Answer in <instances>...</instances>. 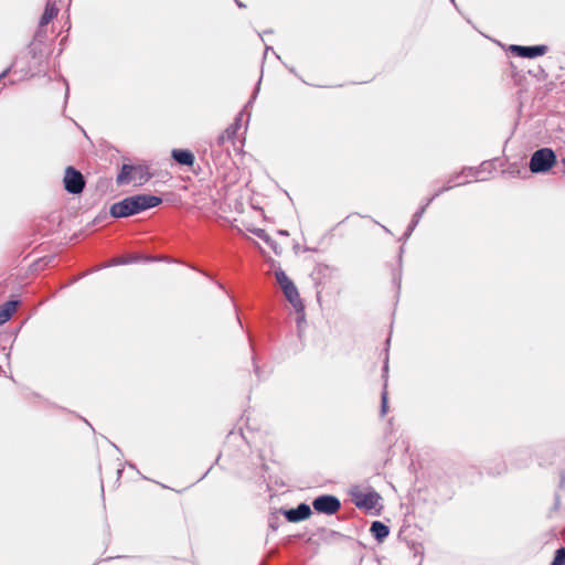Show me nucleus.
<instances>
[{"instance_id": "nucleus-4", "label": "nucleus", "mask_w": 565, "mask_h": 565, "mask_svg": "<svg viewBox=\"0 0 565 565\" xmlns=\"http://www.w3.org/2000/svg\"><path fill=\"white\" fill-rule=\"evenodd\" d=\"M312 508L318 513L333 515L341 509V501L333 494H321L312 500Z\"/></svg>"}, {"instance_id": "nucleus-34", "label": "nucleus", "mask_w": 565, "mask_h": 565, "mask_svg": "<svg viewBox=\"0 0 565 565\" xmlns=\"http://www.w3.org/2000/svg\"><path fill=\"white\" fill-rule=\"evenodd\" d=\"M278 234L287 236L288 232L287 231H279Z\"/></svg>"}, {"instance_id": "nucleus-15", "label": "nucleus", "mask_w": 565, "mask_h": 565, "mask_svg": "<svg viewBox=\"0 0 565 565\" xmlns=\"http://www.w3.org/2000/svg\"><path fill=\"white\" fill-rule=\"evenodd\" d=\"M171 156L181 166L191 167L195 161L194 154L186 149H173Z\"/></svg>"}, {"instance_id": "nucleus-2", "label": "nucleus", "mask_w": 565, "mask_h": 565, "mask_svg": "<svg viewBox=\"0 0 565 565\" xmlns=\"http://www.w3.org/2000/svg\"><path fill=\"white\" fill-rule=\"evenodd\" d=\"M556 162L557 157L553 149L541 148L532 153L529 167L532 173H546Z\"/></svg>"}, {"instance_id": "nucleus-21", "label": "nucleus", "mask_w": 565, "mask_h": 565, "mask_svg": "<svg viewBox=\"0 0 565 565\" xmlns=\"http://www.w3.org/2000/svg\"><path fill=\"white\" fill-rule=\"evenodd\" d=\"M386 383L384 384V388L381 394V409L380 415L383 417L387 413L388 409V398H387V391H386Z\"/></svg>"}, {"instance_id": "nucleus-10", "label": "nucleus", "mask_w": 565, "mask_h": 565, "mask_svg": "<svg viewBox=\"0 0 565 565\" xmlns=\"http://www.w3.org/2000/svg\"><path fill=\"white\" fill-rule=\"evenodd\" d=\"M490 166V163L488 161H484L481 163L480 168L478 169H475V168H463L459 173H456L454 175H451L448 180L447 183L449 184H452V186H456V185H461V184H465L467 183L468 181H459V179L461 177H473V178H478L479 174L487 170V168Z\"/></svg>"}, {"instance_id": "nucleus-12", "label": "nucleus", "mask_w": 565, "mask_h": 565, "mask_svg": "<svg viewBox=\"0 0 565 565\" xmlns=\"http://www.w3.org/2000/svg\"><path fill=\"white\" fill-rule=\"evenodd\" d=\"M58 13V8L55 6L54 2L47 1L44 12L42 17L40 18L39 22V30L35 33V39L42 36V30L41 28L49 24Z\"/></svg>"}, {"instance_id": "nucleus-11", "label": "nucleus", "mask_w": 565, "mask_h": 565, "mask_svg": "<svg viewBox=\"0 0 565 565\" xmlns=\"http://www.w3.org/2000/svg\"><path fill=\"white\" fill-rule=\"evenodd\" d=\"M282 288V292L285 298L289 301V303L294 307L295 311H301L305 308L303 301L300 298L299 291L297 289V285H280Z\"/></svg>"}, {"instance_id": "nucleus-18", "label": "nucleus", "mask_w": 565, "mask_h": 565, "mask_svg": "<svg viewBox=\"0 0 565 565\" xmlns=\"http://www.w3.org/2000/svg\"><path fill=\"white\" fill-rule=\"evenodd\" d=\"M426 211V206H420L413 215V218L406 230V232L404 233V238H408L412 234V232L415 230V227L417 226V224L419 223L423 214L425 213Z\"/></svg>"}, {"instance_id": "nucleus-28", "label": "nucleus", "mask_w": 565, "mask_h": 565, "mask_svg": "<svg viewBox=\"0 0 565 565\" xmlns=\"http://www.w3.org/2000/svg\"><path fill=\"white\" fill-rule=\"evenodd\" d=\"M257 92H258V88L254 92V94H253L252 98L249 99V102L247 103V105H246L245 107H247L249 104H252V103H253V100L256 98V94H257Z\"/></svg>"}, {"instance_id": "nucleus-30", "label": "nucleus", "mask_w": 565, "mask_h": 565, "mask_svg": "<svg viewBox=\"0 0 565 565\" xmlns=\"http://www.w3.org/2000/svg\"><path fill=\"white\" fill-rule=\"evenodd\" d=\"M559 505V497L556 494L555 495V508H557Z\"/></svg>"}, {"instance_id": "nucleus-6", "label": "nucleus", "mask_w": 565, "mask_h": 565, "mask_svg": "<svg viewBox=\"0 0 565 565\" xmlns=\"http://www.w3.org/2000/svg\"><path fill=\"white\" fill-rule=\"evenodd\" d=\"M158 260L157 257L148 256L139 252H132L127 253L125 255H121L119 257L114 258L109 264L105 265L113 266V265H127V264H137V263H151ZM100 266L99 268H102Z\"/></svg>"}, {"instance_id": "nucleus-33", "label": "nucleus", "mask_w": 565, "mask_h": 565, "mask_svg": "<svg viewBox=\"0 0 565 565\" xmlns=\"http://www.w3.org/2000/svg\"><path fill=\"white\" fill-rule=\"evenodd\" d=\"M270 51H273V47H270V46H266V49H265V53H270Z\"/></svg>"}, {"instance_id": "nucleus-27", "label": "nucleus", "mask_w": 565, "mask_h": 565, "mask_svg": "<svg viewBox=\"0 0 565 565\" xmlns=\"http://www.w3.org/2000/svg\"><path fill=\"white\" fill-rule=\"evenodd\" d=\"M436 199L435 194L429 198L428 200H426V203L423 205V206H426V209L428 207V205Z\"/></svg>"}, {"instance_id": "nucleus-3", "label": "nucleus", "mask_w": 565, "mask_h": 565, "mask_svg": "<svg viewBox=\"0 0 565 565\" xmlns=\"http://www.w3.org/2000/svg\"><path fill=\"white\" fill-rule=\"evenodd\" d=\"M350 494L352 502L358 509L370 512L373 515L380 514V510L372 512V510L376 508L380 500L382 499L380 493L374 489H370L367 492H363L358 487H355L350 490Z\"/></svg>"}, {"instance_id": "nucleus-22", "label": "nucleus", "mask_w": 565, "mask_h": 565, "mask_svg": "<svg viewBox=\"0 0 565 565\" xmlns=\"http://www.w3.org/2000/svg\"><path fill=\"white\" fill-rule=\"evenodd\" d=\"M551 565H565V547L555 551Z\"/></svg>"}, {"instance_id": "nucleus-20", "label": "nucleus", "mask_w": 565, "mask_h": 565, "mask_svg": "<svg viewBox=\"0 0 565 565\" xmlns=\"http://www.w3.org/2000/svg\"><path fill=\"white\" fill-rule=\"evenodd\" d=\"M296 313H297V317H296L297 333H298V337L301 339L303 330H305V326H306L305 308H302L301 311H296Z\"/></svg>"}, {"instance_id": "nucleus-31", "label": "nucleus", "mask_w": 565, "mask_h": 565, "mask_svg": "<svg viewBox=\"0 0 565 565\" xmlns=\"http://www.w3.org/2000/svg\"><path fill=\"white\" fill-rule=\"evenodd\" d=\"M235 2H236V4H237L239 8H245V4H244V3H242L241 1L235 0Z\"/></svg>"}, {"instance_id": "nucleus-19", "label": "nucleus", "mask_w": 565, "mask_h": 565, "mask_svg": "<svg viewBox=\"0 0 565 565\" xmlns=\"http://www.w3.org/2000/svg\"><path fill=\"white\" fill-rule=\"evenodd\" d=\"M252 233L256 235L258 238L263 239L265 243H267L275 250V253L278 254L275 242L271 239V237L267 234L265 230L254 228L252 230Z\"/></svg>"}, {"instance_id": "nucleus-32", "label": "nucleus", "mask_w": 565, "mask_h": 565, "mask_svg": "<svg viewBox=\"0 0 565 565\" xmlns=\"http://www.w3.org/2000/svg\"><path fill=\"white\" fill-rule=\"evenodd\" d=\"M270 51H273V47H270V46H266V49H265V53H270Z\"/></svg>"}, {"instance_id": "nucleus-1", "label": "nucleus", "mask_w": 565, "mask_h": 565, "mask_svg": "<svg viewBox=\"0 0 565 565\" xmlns=\"http://www.w3.org/2000/svg\"><path fill=\"white\" fill-rule=\"evenodd\" d=\"M162 199L152 194H136L114 203L109 209L115 218L129 217L161 204Z\"/></svg>"}, {"instance_id": "nucleus-24", "label": "nucleus", "mask_w": 565, "mask_h": 565, "mask_svg": "<svg viewBox=\"0 0 565 565\" xmlns=\"http://www.w3.org/2000/svg\"><path fill=\"white\" fill-rule=\"evenodd\" d=\"M452 188V184H449L447 183L446 185H444L443 188H440L438 191L435 192V196H439L441 193L450 190Z\"/></svg>"}, {"instance_id": "nucleus-9", "label": "nucleus", "mask_w": 565, "mask_h": 565, "mask_svg": "<svg viewBox=\"0 0 565 565\" xmlns=\"http://www.w3.org/2000/svg\"><path fill=\"white\" fill-rule=\"evenodd\" d=\"M20 305L21 300L18 296H11L10 299L0 305V326L13 317Z\"/></svg>"}, {"instance_id": "nucleus-23", "label": "nucleus", "mask_w": 565, "mask_h": 565, "mask_svg": "<svg viewBox=\"0 0 565 565\" xmlns=\"http://www.w3.org/2000/svg\"><path fill=\"white\" fill-rule=\"evenodd\" d=\"M276 277H277V282H292L291 280L288 279L286 274L281 270L276 273Z\"/></svg>"}, {"instance_id": "nucleus-26", "label": "nucleus", "mask_w": 565, "mask_h": 565, "mask_svg": "<svg viewBox=\"0 0 565 565\" xmlns=\"http://www.w3.org/2000/svg\"><path fill=\"white\" fill-rule=\"evenodd\" d=\"M388 372V358L386 356L384 366H383V373L384 375Z\"/></svg>"}, {"instance_id": "nucleus-25", "label": "nucleus", "mask_w": 565, "mask_h": 565, "mask_svg": "<svg viewBox=\"0 0 565 565\" xmlns=\"http://www.w3.org/2000/svg\"><path fill=\"white\" fill-rule=\"evenodd\" d=\"M11 71V66H9L8 68H6L1 74H0V81L2 78H4Z\"/></svg>"}, {"instance_id": "nucleus-36", "label": "nucleus", "mask_w": 565, "mask_h": 565, "mask_svg": "<svg viewBox=\"0 0 565 565\" xmlns=\"http://www.w3.org/2000/svg\"><path fill=\"white\" fill-rule=\"evenodd\" d=\"M331 533H332V535H341V534H340L339 532H337V531H332Z\"/></svg>"}, {"instance_id": "nucleus-17", "label": "nucleus", "mask_w": 565, "mask_h": 565, "mask_svg": "<svg viewBox=\"0 0 565 565\" xmlns=\"http://www.w3.org/2000/svg\"><path fill=\"white\" fill-rule=\"evenodd\" d=\"M132 175V182H137L139 184H143L152 177L151 173L149 172L148 167L145 166H134Z\"/></svg>"}, {"instance_id": "nucleus-14", "label": "nucleus", "mask_w": 565, "mask_h": 565, "mask_svg": "<svg viewBox=\"0 0 565 565\" xmlns=\"http://www.w3.org/2000/svg\"><path fill=\"white\" fill-rule=\"evenodd\" d=\"M370 532L377 543H383L390 535V526L382 521H373L370 526Z\"/></svg>"}, {"instance_id": "nucleus-13", "label": "nucleus", "mask_w": 565, "mask_h": 565, "mask_svg": "<svg viewBox=\"0 0 565 565\" xmlns=\"http://www.w3.org/2000/svg\"><path fill=\"white\" fill-rule=\"evenodd\" d=\"M243 118V113L241 111L234 122L230 125L217 138V143L220 146L224 145L226 141H232L236 137L238 129L241 128V121Z\"/></svg>"}, {"instance_id": "nucleus-38", "label": "nucleus", "mask_w": 565, "mask_h": 565, "mask_svg": "<svg viewBox=\"0 0 565 565\" xmlns=\"http://www.w3.org/2000/svg\"><path fill=\"white\" fill-rule=\"evenodd\" d=\"M520 452L524 454L525 456H527V451L526 450H521Z\"/></svg>"}, {"instance_id": "nucleus-8", "label": "nucleus", "mask_w": 565, "mask_h": 565, "mask_svg": "<svg viewBox=\"0 0 565 565\" xmlns=\"http://www.w3.org/2000/svg\"><path fill=\"white\" fill-rule=\"evenodd\" d=\"M548 47L546 45H511L510 51L520 57L534 58L537 56H542L547 52Z\"/></svg>"}, {"instance_id": "nucleus-7", "label": "nucleus", "mask_w": 565, "mask_h": 565, "mask_svg": "<svg viewBox=\"0 0 565 565\" xmlns=\"http://www.w3.org/2000/svg\"><path fill=\"white\" fill-rule=\"evenodd\" d=\"M312 514L311 507L305 502L299 503L296 508L284 511V516L288 522L297 523L305 521Z\"/></svg>"}, {"instance_id": "nucleus-5", "label": "nucleus", "mask_w": 565, "mask_h": 565, "mask_svg": "<svg viewBox=\"0 0 565 565\" xmlns=\"http://www.w3.org/2000/svg\"><path fill=\"white\" fill-rule=\"evenodd\" d=\"M64 189L71 194H79L85 188V179L81 171L70 166L65 169L64 173Z\"/></svg>"}, {"instance_id": "nucleus-37", "label": "nucleus", "mask_w": 565, "mask_h": 565, "mask_svg": "<svg viewBox=\"0 0 565 565\" xmlns=\"http://www.w3.org/2000/svg\"><path fill=\"white\" fill-rule=\"evenodd\" d=\"M399 290H401V285H397V294H399Z\"/></svg>"}, {"instance_id": "nucleus-35", "label": "nucleus", "mask_w": 565, "mask_h": 565, "mask_svg": "<svg viewBox=\"0 0 565 565\" xmlns=\"http://www.w3.org/2000/svg\"><path fill=\"white\" fill-rule=\"evenodd\" d=\"M561 161H562V164L564 166V172H565V157Z\"/></svg>"}, {"instance_id": "nucleus-16", "label": "nucleus", "mask_w": 565, "mask_h": 565, "mask_svg": "<svg viewBox=\"0 0 565 565\" xmlns=\"http://www.w3.org/2000/svg\"><path fill=\"white\" fill-rule=\"evenodd\" d=\"M132 172H134L132 164H126V163L122 164L119 173L117 174L116 183L118 185L129 184L134 180Z\"/></svg>"}, {"instance_id": "nucleus-29", "label": "nucleus", "mask_w": 565, "mask_h": 565, "mask_svg": "<svg viewBox=\"0 0 565 565\" xmlns=\"http://www.w3.org/2000/svg\"><path fill=\"white\" fill-rule=\"evenodd\" d=\"M564 484H565V472H563V473L561 475V482H559V487H564Z\"/></svg>"}]
</instances>
